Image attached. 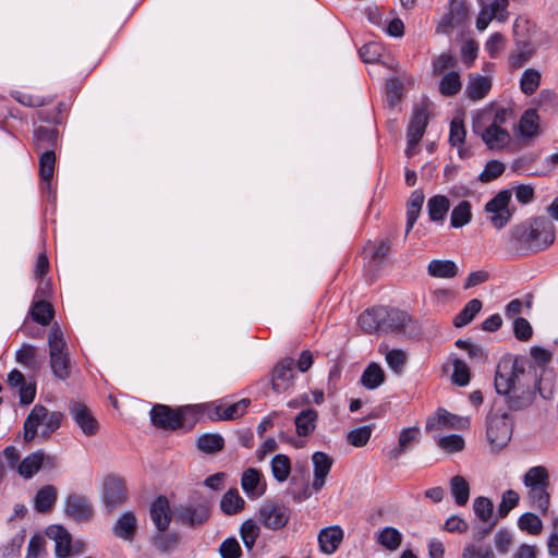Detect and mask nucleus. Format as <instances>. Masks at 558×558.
<instances>
[{"instance_id": "nucleus-1", "label": "nucleus", "mask_w": 558, "mask_h": 558, "mask_svg": "<svg viewBox=\"0 0 558 558\" xmlns=\"http://www.w3.org/2000/svg\"><path fill=\"white\" fill-rule=\"evenodd\" d=\"M496 392L504 397L509 411L530 408L541 392L539 377L535 367L523 357L504 356L499 360L494 380Z\"/></svg>"}, {"instance_id": "nucleus-2", "label": "nucleus", "mask_w": 558, "mask_h": 558, "mask_svg": "<svg viewBox=\"0 0 558 558\" xmlns=\"http://www.w3.org/2000/svg\"><path fill=\"white\" fill-rule=\"evenodd\" d=\"M509 235L520 250L541 252L554 243L555 226L548 218L537 217L529 223L514 226Z\"/></svg>"}, {"instance_id": "nucleus-3", "label": "nucleus", "mask_w": 558, "mask_h": 558, "mask_svg": "<svg viewBox=\"0 0 558 558\" xmlns=\"http://www.w3.org/2000/svg\"><path fill=\"white\" fill-rule=\"evenodd\" d=\"M62 417V413L50 412L44 405L36 404L24 422L25 441L33 440L37 434L46 439L60 427Z\"/></svg>"}, {"instance_id": "nucleus-4", "label": "nucleus", "mask_w": 558, "mask_h": 558, "mask_svg": "<svg viewBox=\"0 0 558 558\" xmlns=\"http://www.w3.org/2000/svg\"><path fill=\"white\" fill-rule=\"evenodd\" d=\"M48 345L53 375L59 379H66L70 376V356L63 332L57 324L50 329Z\"/></svg>"}, {"instance_id": "nucleus-5", "label": "nucleus", "mask_w": 558, "mask_h": 558, "mask_svg": "<svg viewBox=\"0 0 558 558\" xmlns=\"http://www.w3.org/2000/svg\"><path fill=\"white\" fill-rule=\"evenodd\" d=\"M513 422L508 412L492 410L486 416V436L493 449L508 445L512 436Z\"/></svg>"}, {"instance_id": "nucleus-6", "label": "nucleus", "mask_w": 558, "mask_h": 558, "mask_svg": "<svg viewBox=\"0 0 558 558\" xmlns=\"http://www.w3.org/2000/svg\"><path fill=\"white\" fill-rule=\"evenodd\" d=\"M511 197L509 190H501L485 204L487 219L496 229H502L511 220L513 213L510 208Z\"/></svg>"}, {"instance_id": "nucleus-7", "label": "nucleus", "mask_w": 558, "mask_h": 558, "mask_svg": "<svg viewBox=\"0 0 558 558\" xmlns=\"http://www.w3.org/2000/svg\"><path fill=\"white\" fill-rule=\"evenodd\" d=\"M526 28V22L514 23V49L510 52L508 62L511 70H518L525 65L535 53V47L531 40L521 34V29Z\"/></svg>"}, {"instance_id": "nucleus-8", "label": "nucleus", "mask_w": 558, "mask_h": 558, "mask_svg": "<svg viewBox=\"0 0 558 558\" xmlns=\"http://www.w3.org/2000/svg\"><path fill=\"white\" fill-rule=\"evenodd\" d=\"M469 22V7L465 0H450L448 12L436 26L437 34L449 35L456 28L464 27Z\"/></svg>"}, {"instance_id": "nucleus-9", "label": "nucleus", "mask_w": 558, "mask_h": 558, "mask_svg": "<svg viewBox=\"0 0 558 558\" xmlns=\"http://www.w3.org/2000/svg\"><path fill=\"white\" fill-rule=\"evenodd\" d=\"M179 522L190 527L203 525L209 518V507L205 502H185L174 509Z\"/></svg>"}, {"instance_id": "nucleus-10", "label": "nucleus", "mask_w": 558, "mask_h": 558, "mask_svg": "<svg viewBox=\"0 0 558 558\" xmlns=\"http://www.w3.org/2000/svg\"><path fill=\"white\" fill-rule=\"evenodd\" d=\"M290 510L282 504L265 501L259 508V519L269 530H279L287 525Z\"/></svg>"}, {"instance_id": "nucleus-11", "label": "nucleus", "mask_w": 558, "mask_h": 558, "mask_svg": "<svg viewBox=\"0 0 558 558\" xmlns=\"http://www.w3.org/2000/svg\"><path fill=\"white\" fill-rule=\"evenodd\" d=\"M473 131L480 134L485 145L492 150L502 149L511 141V135L505 128L486 125L482 130L480 122H473Z\"/></svg>"}, {"instance_id": "nucleus-12", "label": "nucleus", "mask_w": 558, "mask_h": 558, "mask_svg": "<svg viewBox=\"0 0 558 558\" xmlns=\"http://www.w3.org/2000/svg\"><path fill=\"white\" fill-rule=\"evenodd\" d=\"M69 409L73 421L84 435L93 436L98 432V422L86 404L80 401H72Z\"/></svg>"}, {"instance_id": "nucleus-13", "label": "nucleus", "mask_w": 558, "mask_h": 558, "mask_svg": "<svg viewBox=\"0 0 558 558\" xmlns=\"http://www.w3.org/2000/svg\"><path fill=\"white\" fill-rule=\"evenodd\" d=\"M150 420L157 427L177 429L183 424V414L182 412L173 411L168 405L156 404L150 411Z\"/></svg>"}, {"instance_id": "nucleus-14", "label": "nucleus", "mask_w": 558, "mask_h": 558, "mask_svg": "<svg viewBox=\"0 0 558 558\" xmlns=\"http://www.w3.org/2000/svg\"><path fill=\"white\" fill-rule=\"evenodd\" d=\"M414 81L404 71L397 76L387 78L386 82V102L388 107L395 108L404 96L408 85H413Z\"/></svg>"}, {"instance_id": "nucleus-15", "label": "nucleus", "mask_w": 558, "mask_h": 558, "mask_svg": "<svg viewBox=\"0 0 558 558\" xmlns=\"http://www.w3.org/2000/svg\"><path fill=\"white\" fill-rule=\"evenodd\" d=\"M126 498L124 482L118 476H108L104 483V501L109 511Z\"/></svg>"}, {"instance_id": "nucleus-16", "label": "nucleus", "mask_w": 558, "mask_h": 558, "mask_svg": "<svg viewBox=\"0 0 558 558\" xmlns=\"http://www.w3.org/2000/svg\"><path fill=\"white\" fill-rule=\"evenodd\" d=\"M149 517L157 532H166L172 519L170 504L165 496H159L150 505Z\"/></svg>"}, {"instance_id": "nucleus-17", "label": "nucleus", "mask_w": 558, "mask_h": 558, "mask_svg": "<svg viewBox=\"0 0 558 558\" xmlns=\"http://www.w3.org/2000/svg\"><path fill=\"white\" fill-rule=\"evenodd\" d=\"M293 365L292 359L280 361L272 371L271 385L276 392L287 391L293 385Z\"/></svg>"}, {"instance_id": "nucleus-18", "label": "nucleus", "mask_w": 558, "mask_h": 558, "mask_svg": "<svg viewBox=\"0 0 558 558\" xmlns=\"http://www.w3.org/2000/svg\"><path fill=\"white\" fill-rule=\"evenodd\" d=\"M53 466V458L38 450L25 457L17 465V473L24 478L33 477L41 466Z\"/></svg>"}, {"instance_id": "nucleus-19", "label": "nucleus", "mask_w": 558, "mask_h": 558, "mask_svg": "<svg viewBox=\"0 0 558 558\" xmlns=\"http://www.w3.org/2000/svg\"><path fill=\"white\" fill-rule=\"evenodd\" d=\"M46 535L54 542L57 558H69L72 555V536L63 526L50 525Z\"/></svg>"}, {"instance_id": "nucleus-20", "label": "nucleus", "mask_w": 558, "mask_h": 558, "mask_svg": "<svg viewBox=\"0 0 558 558\" xmlns=\"http://www.w3.org/2000/svg\"><path fill=\"white\" fill-rule=\"evenodd\" d=\"M343 530L339 525L322 529L317 536L320 551L326 555H332L343 541Z\"/></svg>"}, {"instance_id": "nucleus-21", "label": "nucleus", "mask_w": 558, "mask_h": 558, "mask_svg": "<svg viewBox=\"0 0 558 558\" xmlns=\"http://www.w3.org/2000/svg\"><path fill=\"white\" fill-rule=\"evenodd\" d=\"M65 513L75 521H87L92 518L93 508L87 498L70 495L65 500Z\"/></svg>"}, {"instance_id": "nucleus-22", "label": "nucleus", "mask_w": 558, "mask_h": 558, "mask_svg": "<svg viewBox=\"0 0 558 558\" xmlns=\"http://www.w3.org/2000/svg\"><path fill=\"white\" fill-rule=\"evenodd\" d=\"M312 462L314 466V480L312 486L315 492H319L326 483V477L330 472L333 461L327 453L316 451L312 456Z\"/></svg>"}, {"instance_id": "nucleus-23", "label": "nucleus", "mask_w": 558, "mask_h": 558, "mask_svg": "<svg viewBox=\"0 0 558 558\" xmlns=\"http://www.w3.org/2000/svg\"><path fill=\"white\" fill-rule=\"evenodd\" d=\"M241 486L246 496L251 499L259 498L266 490V484L262 481V473L250 468L242 474Z\"/></svg>"}, {"instance_id": "nucleus-24", "label": "nucleus", "mask_w": 558, "mask_h": 558, "mask_svg": "<svg viewBox=\"0 0 558 558\" xmlns=\"http://www.w3.org/2000/svg\"><path fill=\"white\" fill-rule=\"evenodd\" d=\"M492 88V80L481 74H470L465 95L471 100L483 99Z\"/></svg>"}, {"instance_id": "nucleus-25", "label": "nucleus", "mask_w": 558, "mask_h": 558, "mask_svg": "<svg viewBox=\"0 0 558 558\" xmlns=\"http://www.w3.org/2000/svg\"><path fill=\"white\" fill-rule=\"evenodd\" d=\"M385 307H373L366 310L359 318L361 328L368 332L383 331Z\"/></svg>"}, {"instance_id": "nucleus-26", "label": "nucleus", "mask_w": 558, "mask_h": 558, "mask_svg": "<svg viewBox=\"0 0 558 558\" xmlns=\"http://www.w3.org/2000/svg\"><path fill=\"white\" fill-rule=\"evenodd\" d=\"M466 130L463 120L459 117H454L450 123L449 143L451 146L458 148V153L461 158H466L469 156L468 149L463 148Z\"/></svg>"}, {"instance_id": "nucleus-27", "label": "nucleus", "mask_w": 558, "mask_h": 558, "mask_svg": "<svg viewBox=\"0 0 558 558\" xmlns=\"http://www.w3.org/2000/svg\"><path fill=\"white\" fill-rule=\"evenodd\" d=\"M58 499V490L53 485H45L38 489L34 497V507L36 511L49 512Z\"/></svg>"}, {"instance_id": "nucleus-28", "label": "nucleus", "mask_w": 558, "mask_h": 558, "mask_svg": "<svg viewBox=\"0 0 558 558\" xmlns=\"http://www.w3.org/2000/svg\"><path fill=\"white\" fill-rule=\"evenodd\" d=\"M459 272V268L453 260L433 259L427 265V274L434 278L451 279Z\"/></svg>"}, {"instance_id": "nucleus-29", "label": "nucleus", "mask_w": 558, "mask_h": 558, "mask_svg": "<svg viewBox=\"0 0 558 558\" xmlns=\"http://www.w3.org/2000/svg\"><path fill=\"white\" fill-rule=\"evenodd\" d=\"M318 413L314 409L302 410L294 418L296 434L301 437L311 435L316 428Z\"/></svg>"}, {"instance_id": "nucleus-30", "label": "nucleus", "mask_w": 558, "mask_h": 558, "mask_svg": "<svg viewBox=\"0 0 558 558\" xmlns=\"http://www.w3.org/2000/svg\"><path fill=\"white\" fill-rule=\"evenodd\" d=\"M549 486H537L527 488L526 499L529 501V506L541 513H546L549 504H550V495L548 493Z\"/></svg>"}, {"instance_id": "nucleus-31", "label": "nucleus", "mask_w": 558, "mask_h": 558, "mask_svg": "<svg viewBox=\"0 0 558 558\" xmlns=\"http://www.w3.org/2000/svg\"><path fill=\"white\" fill-rule=\"evenodd\" d=\"M383 332L400 331L410 322V317L403 311L385 307Z\"/></svg>"}, {"instance_id": "nucleus-32", "label": "nucleus", "mask_w": 558, "mask_h": 558, "mask_svg": "<svg viewBox=\"0 0 558 558\" xmlns=\"http://www.w3.org/2000/svg\"><path fill=\"white\" fill-rule=\"evenodd\" d=\"M137 527V519L132 511L122 513L117 520L113 532L122 539H132Z\"/></svg>"}, {"instance_id": "nucleus-33", "label": "nucleus", "mask_w": 558, "mask_h": 558, "mask_svg": "<svg viewBox=\"0 0 558 558\" xmlns=\"http://www.w3.org/2000/svg\"><path fill=\"white\" fill-rule=\"evenodd\" d=\"M450 202L444 195H436L428 199V217L433 222L442 223L449 211Z\"/></svg>"}, {"instance_id": "nucleus-34", "label": "nucleus", "mask_w": 558, "mask_h": 558, "mask_svg": "<svg viewBox=\"0 0 558 558\" xmlns=\"http://www.w3.org/2000/svg\"><path fill=\"white\" fill-rule=\"evenodd\" d=\"M417 437L418 428L416 426L403 428L399 435L398 446L389 452V456L396 458L413 449Z\"/></svg>"}, {"instance_id": "nucleus-35", "label": "nucleus", "mask_w": 558, "mask_h": 558, "mask_svg": "<svg viewBox=\"0 0 558 558\" xmlns=\"http://www.w3.org/2000/svg\"><path fill=\"white\" fill-rule=\"evenodd\" d=\"M245 501L240 496L236 488L229 489L220 500V509L227 515L240 512L244 508Z\"/></svg>"}, {"instance_id": "nucleus-36", "label": "nucleus", "mask_w": 558, "mask_h": 558, "mask_svg": "<svg viewBox=\"0 0 558 558\" xmlns=\"http://www.w3.org/2000/svg\"><path fill=\"white\" fill-rule=\"evenodd\" d=\"M450 493L458 506H465L470 498V485L468 481L461 475L451 477Z\"/></svg>"}, {"instance_id": "nucleus-37", "label": "nucleus", "mask_w": 558, "mask_h": 558, "mask_svg": "<svg viewBox=\"0 0 558 558\" xmlns=\"http://www.w3.org/2000/svg\"><path fill=\"white\" fill-rule=\"evenodd\" d=\"M385 380L384 369L377 363H371L361 376L362 385L369 390L378 388Z\"/></svg>"}, {"instance_id": "nucleus-38", "label": "nucleus", "mask_w": 558, "mask_h": 558, "mask_svg": "<svg viewBox=\"0 0 558 558\" xmlns=\"http://www.w3.org/2000/svg\"><path fill=\"white\" fill-rule=\"evenodd\" d=\"M511 116L512 110L508 108H498L495 111L486 110L478 116V120L476 122H480V124L487 123V125L495 128H502Z\"/></svg>"}, {"instance_id": "nucleus-39", "label": "nucleus", "mask_w": 558, "mask_h": 558, "mask_svg": "<svg viewBox=\"0 0 558 558\" xmlns=\"http://www.w3.org/2000/svg\"><path fill=\"white\" fill-rule=\"evenodd\" d=\"M56 156L53 150L47 149L39 157V173L46 187L50 190L53 177Z\"/></svg>"}, {"instance_id": "nucleus-40", "label": "nucleus", "mask_w": 558, "mask_h": 558, "mask_svg": "<svg viewBox=\"0 0 558 558\" xmlns=\"http://www.w3.org/2000/svg\"><path fill=\"white\" fill-rule=\"evenodd\" d=\"M523 484L526 488L549 486V474L547 469L543 465L529 469L523 476Z\"/></svg>"}, {"instance_id": "nucleus-41", "label": "nucleus", "mask_w": 558, "mask_h": 558, "mask_svg": "<svg viewBox=\"0 0 558 558\" xmlns=\"http://www.w3.org/2000/svg\"><path fill=\"white\" fill-rule=\"evenodd\" d=\"M481 308L482 302L478 299L470 300L454 317L453 325L457 328H462L469 325L474 319L476 314L480 313Z\"/></svg>"}, {"instance_id": "nucleus-42", "label": "nucleus", "mask_w": 558, "mask_h": 558, "mask_svg": "<svg viewBox=\"0 0 558 558\" xmlns=\"http://www.w3.org/2000/svg\"><path fill=\"white\" fill-rule=\"evenodd\" d=\"M539 117L535 109H527L519 122V131L523 137H533L538 133Z\"/></svg>"}, {"instance_id": "nucleus-43", "label": "nucleus", "mask_w": 558, "mask_h": 558, "mask_svg": "<svg viewBox=\"0 0 558 558\" xmlns=\"http://www.w3.org/2000/svg\"><path fill=\"white\" fill-rule=\"evenodd\" d=\"M58 131L52 128L39 126L34 134V144L38 150L50 149L56 146Z\"/></svg>"}, {"instance_id": "nucleus-44", "label": "nucleus", "mask_w": 558, "mask_h": 558, "mask_svg": "<svg viewBox=\"0 0 558 558\" xmlns=\"http://www.w3.org/2000/svg\"><path fill=\"white\" fill-rule=\"evenodd\" d=\"M472 206L469 201H461L453 207L450 215V225L452 228H461L468 225L472 219Z\"/></svg>"}, {"instance_id": "nucleus-45", "label": "nucleus", "mask_w": 558, "mask_h": 558, "mask_svg": "<svg viewBox=\"0 0 558 558\" xmlns=\"http://www.w3.org/2000/svg\"><path fill=\"white\" fill-rule=\"evenodd\" d=\"M437 447L447 454L461 452L465 448L464 438L457 434L440 436L436 439Z\"/></svg>"}, {"instance_id": "nucleus-46", "label": "nucleus", "mask_w": 558, "mask_h": 558, "mask_svg": "<svg viewBox=\"0 0 558 558\" xmlns=\"http://www.w3.org/2000/svg\"><path fill=\"white\" fill-rule=\"evenodd\" d=\"M462 88V82L458 72L446 73L439 81V93L446 97L457 95Z\"/></svg>"}, {"instance_id": "nucleus-47", "label": "nucleus", "mask_w": 558, "mask_h": 558, "mask_svg": "<svg viewBox=\"0 0 558 558\" xmlns=\"http://www.w3.org/2000/svg\"><path fill=\"white\" fill-rule=\"evenodd\" d=\"M541 72L534 68L526 69L520 78V89L526 95H533L541 85Z\"/></svg>"}, {"instance_id": "nucleus-48", "label": "nucleus", "mask_w": 558, "mask_h": 558, "mask_svg": "<svg viewBox=\"0 0 558 558\" xmlns=\"http://www.w3.org/2000/svg\"><path fill=\"white\" fill-rule=\"evenodd\" d=\"M377 542L387 550L395 551L402 542V535L397 529L386 526L378 533Z\"/></svg>"}, {"instance_id": "nucleus-49", "label": "nucleus", "mask_w": 558, "mask_h": 558, "mask_svg": "<svg viewBox=\"0 0 558 558\" xmlns=\"http://www.w3.org/2000/svg\"><path fill=\"white\" fill-rule=\"evenodd\" d=\"M418 108L415 106L413 108L412 119L408 129V146L405 149V155L408 158L413 157L416 154V147L418 144Z\"/></svg>"}, {"instance_id": "nucleus-50", "label": "nucleus", "mask_w": 558, "mask_h": 558, "mask_svg": "<svg viewBox=\"0 0 558 558\" xmlns=\"http://www.w3.org/2000/svg\"><path fill=\"white\" fill-rule=\"evenodd\" d=\"M31 315L35 322L43 326H46L50 323L52 318L53 310L50 303L43 300H37L33 303V306L31 308Z\"/></svg>"}, {"instance_id": "nucleus-51", "label": "nucleus", "mask_w": 558, "mask_h": 558, "mask_svg": "<svg viewBox=\"0 0 558 558\" xmlns=\"http://www.w3.org/2000/svg\"><path fill=\"white\" fill-rule=\"evenodd\" d=\"M225 440L219 434H204L197 439V447L205 453H215L223 448Z\"/></svg>"}, {"instance_id": "nucleus-52", "label": "nucleus", "mask_w": 558, "mask_h": 558, "mask_svg": "<svg viewBox=\"0 0 558 558\" xmlns=\"http://www.w3.org/2000/svg\"><path fill=\"white\" fill-rule=\"evenodd\" d=\"M259 526L253 520L244 521L240 527L241 539L247 550H252L259 536Z\"/></svg>"}, {"instance_id": "nucleus-53", "label": "nucleus", "mask_w": 558, "mask_h": 558, "mask_svg": "<svg viewBox=\"0 0 558 558\" xmlns=\"http://www.w3.org/2000/svg\"><path fill=\"white\" fill-rule=\"evenodd\" d=\"M291 471L290 459L286 454H276L271 460V473L274 477L282 483L284 482Z\"/></svg>"}, {"instance_id": "nucleus-54", "label": "nucleus", "mask_w": 558, "mask_h": 558, "mask_svg": "<svg viewBox=\"0 0 558 558\" xmlns=\"http://www.w3.org/2000/svg\"><path fill=\"white\" fill-rule=\"evenodd\" d=\"M453 372L451 374L452 384L464 387L470 383L471 373L466 363L460 359H453L452 361Z\"/></svg>"}, {"instance_id": "nucleus-55", "label": "nucleus", "mask_w": 558, "mask_h": 558, "mask_svg": "<svg viewBox=\"0 0 558 558\" xmlns=\"http://www.w3.org/2000/svg\"><path fill=\"white\" fill-rule=\"evenodd\" d=\"M518 526L520 530L526 531L532 535H538L542 532L543 523L538 515L526 512L519 518Z\"/></svg>"}, {"instance_id": "nucleus-56", "label": "nucleus", "mask_w": 558, "mask_h": 558, "mask_svg": "<svg viewBox=\"0 0 558 558\" xmlns=\"http://www.w3.org/2000/svg\"><path fill=\"white\" fill-rule=\"evenodd\" d=\"M519 500L520 496L515 490L507 489L504 492L501 501L498 506V515L500 518H506L509 512L518 506Z\"/></svg>"}, {"instance_id": "nucleus-57", "label": "nucleus", "mask_w": 558, "mask_h": 558, "mask_svg": "<svg viewBox=\"0 0 558 558\" xmlns=\"http://www.w3.org/2000/svg\"><path fill=\"white\" fill-rule=\"evenodd\" d=\"M154 546L160 551H167L175 547L179 543L177 533L157 532L153 537Z\"/></svg>"}, {"instance_id": "nucleus-58", "label": "nucleus", "mask_w": 558, "mask_h": 558, "mask_svg": "<svg viewBox=\"0 0 558 558\" xmlns=\"http://www.w3.org/2000/svg\"><path fill=\"white\" fill-rule=\"evenodd\" d=\"M385 359L388 366L397 374L402 372L408 361L407 353L400 349L388 350L385 354Z\"/></svg>"}, {"instance_id": "nucleus-59", "label": "nucleus", "mask_w": 558, "mask_h": 558, "mask_svg": "<svg viewBox=\"0 0 558 558\" xmlns=\"http://www.w3.org/2000/svg\"><path fill=\"white\" fill-rule=\"evenodd\" d=\"M473 509L482 522H487L492 518L494 506L489 498L481 496L474 499Z\"/></svg>"}, {"instance_id": "nucleus-60", "label": "nucleus", "mask_w": 558, "mask_h": 558, "mask_svg": "<svg viewBox=\"0 0 558 558\" xmlns=\"http://www.w3.org/2000/svg\"><path fill=\"white\" fill-rule=\"evenodd\" d=\"M359 53L365 63L380 62L383 47L377 43H367L362 46Z\"/></svg>"}, {"instance_id": "nucleus-61", "label": "nucleus", "mask_w": 558, "mask_h": 558, "mask_svg": "<svg viewBox=\"0 0 558 558\" xmlns=\"http://www.w3.org/2000/svg\"><path fill=\"white\" fill-rule=\"evenodd\" d=\"M372 436L371 426H361L348 433L347 439L354 447L365 446Z\"/></svg>"}, {"instance_id": "nucleus-62", "label": "nucleus", "mask_w": 558, "mask_h": 558, "mask_svg": "<svg viewBox=\"0 0 558 558\" xmlns=\"http://www.w3.org/2000/svg\"><path fill=\"white\" fill-rule=\"evenodd\" d=\"M221 558H241L242 548L235 537L226 538L219 546Z\"/></svg>"}, {"instance_id": "nucleus-63", "label": "nucleus", "mask_w": 558, "mask_h": 558, "mask_svg": "<svg viewBox=\"0 0 558 558\" xmlns=\"http://www.w3.org/2000/svg\"><path fill=\"white\" fill-rule=\"evenodd\" d=\"M504 171L505 165L502 162L498 160H490L486 163L478 179L481 182L487 183L500 177Z\"/></svg>"}, {"instance_id": "nucleus-64", "label": "nucleus", "mask_w": 558, "mask_h": 558, "mask_svg": "<svg viewBox=\"0 0 558 558\" xmlns=\"http://www.w3.org/2000/svg\"><path fill=\"white\" fill-rule=\"evenodd\" d=\"M462 558H495V555L488 546L468 545L463 549Z\"/></svg>"}]
</instances>
